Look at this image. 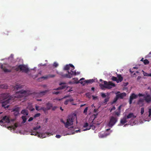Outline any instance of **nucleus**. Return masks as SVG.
Segmentation results:
<instances>
[{
	"label": "nucleus",
	"instance_id": "obj_1",
	"mask_svg": "<svg viewBox=\"0 0 151 151\" xmlns=\"http://www.w3.org/2000/svg\"><path fill=\"white\" fill-rule=\"evenodd\" d=\"M30 91L29 90H21L19 91L16 92V96L12 95L10 96L9 93H4L2 95L4 101L2 102V106L5 109L8 108L9 105L7 104L9 103H11V102L14 101L16 100L15 98H21L24 96H26L29 94Z\"/></svg>",
	"mask_w": 151,
	"mask_h": 151
},
{
	"label": "nucleus",
	"instance_id": "obj_2",
	"mask_svg": "<svg viewBox=\"0 0 151 151\" xmlns=\"http://www.w3.org/2000/svg\"><path fill=\"white\" fill-rule=\"evenodd\" d=\"M74 66L72 64H69L66 65L64 68L65 70H68V74H66L64 75V77L66 78H70L73 76L76 75V71L74 70Z\"/></svg>",
	"mask_w": 151,
	"mask_h": 151
},
{
	"label": "nucleus",
	"instance_id": "obj_3",
	"mask_svg": "<svg viewBox=\"0 0 151 151\" xmlns=\"http://www.w3.org/2000/svg\"><path fill=\"white\" fill-rule=\"evenodd\" d=\"M75 119L76 120V123H77V117L76 114L74 115H71L68 116L66 122H65L63 120H61V122L64 124L66 128H68L69 126L73 124V122Z\"/></svg>",
	"mask_w": 151,
	"mask_h": 151
},
{
	"label": "nucleus",
	"instance_id": "obj_4",
	"mask_svg": "<svg viewBox=\"0 0 151 151\" xmlns=\"http://www.w3.org/2000/svg\"><path fill=\"white\" fill-rule=\"evenodd\" d=\"M103 82L104 85L101 83L99 84V86L102 89H104V88L110 89L112 88V87H115V84L111 81L107 82L106 81H104Z\"/></svg>",
	"mask_w": 151,
	"mask_h": 151
},
{
	"label": "nucleus",
	"instance_id": "obj_5",
	"mask_svg": "<svg viewBox=\"0 0 151 151\" xmlns=\"http://www.w3.org/2000/svg\"><path fill=\"white\" fill-rule=\"evenodd\" d=\"M118 118L117 117L113 116H111L109 118V121L108 123V126L111 128L117 122Z\"/></svg>",
	"mask_w": 151,
	"mask_h": 151
},
{
	"label": "nucleus",
	"instance_id": "obj_6",
	"mask_svg": "<svg viewBox=\"0 0 151 151\" xmlns=\"http://www.w3.org/2000/svg\"><path fill=\"white\" fill-rule=\"evenodd\" d=\"M14 69L17 71L20 70V71H22L26 73H27L29 70L27 67L24 65H20L14 68Z\"/></svg>",
	"mask_w": 151,
	"mask_h": 151
},
{
	"label": "nucleus",
	"instance_id": "obj_7",
	"mask_svg": "<svg viewBox=\"0 0 151 151\" xmlns=\"http://www.w3.org/2000/svg\"><path fill=\"white\" fill-rule=\"evenodd\" d=\"M10 122L9 119L6 116H5L3 117V119L0 121V124L1 126H5L6 125L5 124L6 123H9Z\"/></svg>",
	"mask_w": 151,
	"mask_h": 151
},
{
	"label": "nucleus",
	"instance_id": "obj_8",
	"mask_svg": "<svg viewBox=\"0 0 151 151\" xmlns=\"http://www.w3.org/2000/svg\"><path fill=\"white\" fill-rule=\"evenodd\" d=\"M55 76V75L49 74L45 76H42L41 77L38 79V80L39 81H42V79L44 80L49 78H53Z\"/></svg>",
	"mask_w": 151,
	"mask_h": 151
},
{
	"label": "nucleus",
	"instance_id": "obj_9",
	"mask_svg": "<svg viewBox=\"0 0 151 151\" xmlns=\"http://www.w3.org/2000/svg\"><path fill=\"white\" fill-rule=\"evenodd\" d=\"M137 95H136L134 93H132L130 96L129 101V104H132V100L136 99L137 97Z\"/></svg>",
	"mask_w": 151,
	"mask_h": 151
},
{
	"label": "nucleus",
	"instance_id": "obj_10",
	"mask_svg": "<svg viewBox=\"0 0 151 151\" xmlns=\"http://www.w3.org/2000/svg\"><path fill=\"white\" fill-rule=\"evenodd\" d=\"M95 81V80L93 79L87 80H85L84 81H81L80 83L84 86L86 83H92Z\"/></svg>",
	"mask_w": 151,
	"mask_h": 151
},
{
	"label": "nucleus",
	"instance_id": "obj_11",
	"mask_svg": "<svg viewBox=\"0 0 151 151\" xmlns=\"http://www.w3.org/2000/svg\"><path fill=\"white\" fill-rule=\"evenodd\" d=\"M144 99V100L147 103H149L151 102V96L148 93L146 94L145 96Z\"/></svg>",
	"mask_w": 151,
	"mask_h": 151
},
{
	"label": "nucleus",
	"instance_id": "obj_12",
	"mask_svg": "<svg viewBox=\"0 0 151 151\" xmlns=\"http://www.w3.org/2000/svg\"><path fill=\"white\" fill-rule=\"evenodd\" d=\"M65 83H59V85L60 86H61L59 87L56 88L54 89L55 90H62L65 88L66 86H65L64 84H65Z\"/></svg>",
	"mask_w": 151,
	"mask_h": 151
},
{
	"label": "nucleus",
	"instance_id": "obj_13",
	"mask_svg": "<svg viewBox=\"0 0 151 151\" xmlns=\"http://www.w3.org/2000/svg\"><path fill=\"white\" fill-rule=\"evenodd\" d=\"M118 99H122L124 97H125L126 96V93L125 92H123L119 94H118L116 95Z\"/></svg>",
	"mask_w": 151,
	"mask_h": 151
},
{
	"label": "nucleus",
	"instance_id": "obj_14",
	"mask_svg": "<svg viewBox=\"0 0 151 151\" xmlns=\"http://www.w3.org/2000/svg\"><path fill=\"white\" fill-rule=\"evenodd\" d=\"M73 81H70L68 82V83L69 84H78L79 83H80V82L79 81H78V79L77 78H74L73 79Z\"/></svg>",
	"mask_w": 151,
	"mask_h": 151
},
{
	"label": "nucleus",
	"instance_id": "obj_15",
	"mask_svg": "<svg viewBox=\"0 0 151 151\" xmlns=\"http://www.w3.org/2000/svg\"><path fill=\"white\" fill-rule=\"evenodd\" d=\"M144 100L140 98L137 101V104L140 106H142L144 105Z\"/></svg>",
	"mask_w": 151,
	"mask_h": 151
},
{
	"label": "nucleus",
	"instance_id": "obj_16",
	"mask_svg": "<svg viewBox=\"0 0 151 151\" xmlns=\"http://www.w3.org/2000/svg\"><path fill=\"white\" fill-rule=\"evenodd\" d=\"M46 109L47 110H49L52 107L53 105L51 103L48 102L46 103Z\"/></svg>",
	"mask_w": 151,
	"mask_h": 151
},
{
	"label": "nucleus",
	"instance_id": "obj_17",
	"mask_svg": "<svg viewBox=\"0 0 151 151\" xmlns=\"http://www.w3.org/2000/svg\"><path fill=\"white\" fill-rule=\"evenodd\" d=\"M22 88V86L20 84H16L14 87V90H18Z\"/></svg>",
	"mask_w": 151,
	"mask_h": 151
},
{
	"label": "nucleus",
	"instance_id": "obj_18",
	"mask_svg": "<svg viewBox=\"0 0 151 151\" xmlns=\"http://www.w3.org/2000/svg\"><path fill=\"white\" fill-rule=\"evenodd\" d=\"M126 117L127 119H129L132 118L133 119H134L135 118H136V116L134 115L133 113H131L129 114Z\"/></svg>",
	"mask_w": 151,
	"mask_h": 151
},
{
	"label": "nucleus",
	"instance_id": "obj_19",
	"mask_svg": "<svg viewBox=\"0 0 151 151\" xmlns=\"http://www.w3.org/2000/svg\"><path fill=\"white\" fill-rule=\"evenodd\" d=\"M127 119L126 116H124L122 119H121L120 123L122 124H124L127 122Z\"/></svg>",
	"mask_w": 151,
	"mask_h": 151
},
{
	"label": "nucleus",
	"instance_id": "obj_20",
	"mask_svg": "<svg viewBox=\"0 0 151 151\" xmlns=\"http://www.w3.org/2000/svg\"><path fill=\"white\" fill-rule=\"evenodd\" d=\"M95 128V127L94 125H93L92 124H90L89 126L88 127H87L86 129H84V131L88 130L90 129H92L94 130Z\"/></svg>",
	"mask_w": 151,
	"mask_h": 151
},
{
	"label": "nucleus",
	"instance_id": "obj_21",
	"mask_svg": "<svg viewBox=\"0 0 151 151\" xmlns=\"http://www.w3.org/2000/svg\"><path fill=\"white\" fill-rule=\"evenodd\" d=\"M117 77L118 78V79H117V80L119 82H121L123 80V77L120 74H117Z\"/></svg>",
	"mask_w": 151,
	"mask_h": 151
},
{
	"label": "nucleus",
	"instance_id": "obj_22",
	"mask_svg": "<svg viewBox=\"0 0 151 151\" xmlns=\"http://www.w3.org/2000/svg\"><path fill=\"white\" fill-rule=\"evenodd\" d=\"M38 134H39V132H37L36 131L32 130L30 134L31 135H34L35 136L37 135L38 136Z\"/></svg>",
	"mask_w": 151,
	"mask_h": 151
},
{
	"label": "nucleus",
	"instance_id": "obj_23",
	"mask_svg": "<svg viewBox=\"0 0 151 151\" xmlns=\"http://www.w3.org/2000/svg\"><path fill=\"white\" fill-rule=\"evenodd\" d=\"M8 86L6 84H2L0 85V88L6 89L8 88Z\"/></svg>",
	"mask_w": 151,
	"mask_h": 151
},
{
	"label": "nucleus",
	"instance_id": "obj_24",
	"mask_svg": "<svg viewBox=\"0 0 151 151\" xmlns=\"http://www.w3.org/2000/svg\"><path fill=\"white\" fill-rule=\"evenodd\" d=\"M21 114H23L24 115H27L28 113L27 110L25 109L22 110L21 111Z\"/></svg>",
	"mask_w": 151,
	"mask_h": 151
},
{
	"label": "nucleus",
	"instance_id": "obj_25",
	"mask_svg": "<svg viewBox=\"0 0 151 151\" xmlns=\"http://www.w3.org/2000/svg\"><path fill=\"white\" fill-rule=\"evenodd\" d=\"M38 137L40 138H43L46 137L45 135V134L43 133H39L38 134Z\"/></svg>",
	"mask_w": 151,
	"mask_h": 151
},
{
	"label": "nucleus",
	"instance_id": "obj_26",
	"mask_svg": "<svg viewBox=\"0 0 151 151\" xmlns=\"http://www.w3.org/2000/svg\"><path fill=\"white\" fill-rule=\"evenodd\" d=\"M1 68L3 69V70L5 72H11V70H9L6 68H3L2 65L1 66Z\"/></svg>",
	"mask_w": 151,
	"mask_h": 151
},
{
	"label": "nucleus",
	"instance_id": "obj_27",
	"mask_svg": "<svg viewBox=\"0 0 151 151\" xmlns=\"http://www.w3.org/2000/svg\"><path fill=\"white\" fill-rule=\"evenodd\" d=\"M111 80L113 81H116L117 83H119V81L118 80H117V78L116 77L113 76L112 77Z\"/></svg>",
	"mask_w": 151,
	"mask_h": 151
},
{
	"label": "nucleus",
	"instance_id": "obj_28",
	"mask_svg": "<svg viewBox=\"0 0 151 151\" xmlns=\"http://www.w3.org/2000/svg\"><path fill=\"white\" fill-rule=\"evenodd\" d=\"M49 91L48 90H45L44 91H41L40 92L39 94L41 95H44L45 93Z\"/></svg>",
	"mask_w": 151,
	"mask_h": 151
},
{
	"label": "nucleus",
	"instance_id": "obj_29",
	"mask_svg": "<svg viewBox=\"0 0 151 151\" xmlns=\"http://www.w3.org/2000/svg\"><path fill=\"white\" fill-rule=\"evenodd\" d=\"M19 107H17L14 109H13V111L14 112H19Z\"/></svg>",
	"mask_w": 151,
	"mask_h": 151
},
{
	"label": "nucleus",
	"instance_id": "obj_30",
	"mask_svg": "<svg viewBox=\"0 0 151 151\" xmlns=\"http://www.w3.org/2000/svg\"><path fill=\"white\" fill-rule=\"evenodd\" d=\"M22 118L23 120V122L25 123L27 119L26 116H22Z\"/></svg>",
	"mask_w": 151,
	"mask_h": 151
},
{
	"label": "nucleus",
	"instance_id": "obj_31",
	"mask_svg": "<svg viewBox=\"0 0 151 151\" xmlns=\"http://www.w3.org/2000/svg\"><path fill=\"white\" fill-rule=\"evenodd\" d=\"M99 137L101 138H102L105 137V135L103 134L101 132L99 133Z\"/></svg>",
	"mask_w": 151,
	"mask_h": 151
},
{
	"label": "nucleus",
	"instance_id": "obj_32",
	"mask_svg": "<svg viewBox=\"0 0 151 151\" xmlns=\"http://www.w3.org/2000/svg\"><path fill=\"white\" fill-rule=\"evenodd\" d=\"M120 112L119 111H115L114 112V113L115 115L117 116H119L120 114Z\"/></svg>",
	"mask_w": 151,
	"mask_h": 151
},
{
	"label": "nucleus",
	"instance_id": "obj_33",
	"mask_svg": "<svg viewBox=\"0 0 151 151\" xmlns=\"http://www.w3.org/2000/svg\"><path fill=\"white\" fill-rule=\"evenodd\" d=\"M143 63L145 65H147L149 63V61L147 59H145L143 61Z\"/></svg>",
	"mask_w": 151,
	"mask_h": 151
},
{
	"label": "nucleus",
	"instance_id": "obj_34",
	"mask_svg": "<svg viewBox=\"0 0 151 151\" xmlns=\"http://www.w3.org/2000/svg\"><path fill=\"white\" fill-rule=\"evenodd\" d=\"M118 99H119L117 97V96H116V97L114 99L112 104H113L115 103Z\"/></svg>",
	"mask_w": 151,
	"mask_h": 151
},
{
	"label": "nucleus",
	"instance_id": "obj_35",
	"mask_svg": "<svg viewBox=\"0 0 151 151\" xmlns=\"http://www.w3.org/2000/svg\"><path fill=\"white\" fill-rule=\"evenodd\" d=\"M40 110H42L44 112H45L46 111H47V109H46V108H45V107H40Z\"/></svg>",
	"mask_w": 151,
	"mask_h": 151
},
{
	"label": "nucleus",
	"instance_id": "obj_36",
	"mask_svg": "<svg viewBox=\"0 0 151 151\" xmlns=\"http://www.w3.org/2000/svg\"><path fill=\"white\" fill-rule=\"evenodd\" d=\"M41 128V126H36L35 127H34L33 128V130H35L37 129H39L40 128Z\"/></svg>",
	"mask_w": 151,
	"mask_h": 151
},
{
	"label": "nucleus",
	"instance_id": "obj_37",
	"mask_svg": "<svg viewBox=\"0 0 151 151\" xmlns=\"http://www.w3.org/2000/svg\"><path fill=\"white\" fill-rule=\"evenodd\" d=\"M109 98H106L104 100V104H106L107 102L109 101Z\"/></svg>",
	"mask_w": 151,
	"mask_h": 151
},
{
	"label": "nucleus",
	"instance_id": "obj_38",
	"mask_svg": "<svg viewBox=\"0 0 151 151\" xmlns=\"http://www.w3.org/2000/svg\"><path fill=\"white\" fill-rule=\"evenodd\" d=\"M88 109V107H86L84 109V110L83 111V113L86 114H87Z\"/></svg>",
	"mask_w": 151,
	"mask_h": 151
},
{
	"label": "nucleus",
	"instance_id": "obj_39",
	"mask_svg": "<svg viewBox=\"0 0 151 151\" xmlns=\"http://www.w3.org/2000/svg\"><path fill=\"white\" fill-rule=\"evenodd\" d=\"M40 115V113H37L35 114L34 116V118H36L37 117H39Z\"/></svg>",
	"mask_w": 151,
	"mask_h": 151
},
{
	"label": "nucleus",
	"instance_id": "obj_40",
	"mask_svg": "<svg viewBox=\"0 0 151 151\" xmlns=\"http://www.w3.org/2000/svg\"><path fill=\"white\" fill-rule=\"evenodd\" d=\"M14 126L15 127H14L13 126H12L11 127H9L8 128H12L15 129V128H16L17 127V124H15Z\"/></svg>",
	"mask_w": 151,
	"mask_h": 151
},
{
	"label": "nucleus",
	"instance_id": "obj_41",
	"mask_svg": "<svg viewBox=\"0 0 151 151\" xmlns=\"http://www.w3.org/2000/svg\"><path fill=\"white\" fill-rule=\"evenodd\" d=\"M89 127V125H88V123H85L83 125V127L84 128L86 127H87H87Z\"/></svg>",
	"mask_w": 151,
	"mask_h": 151
},
{
	"label": "nucleus",
	"instance_id": "obj_42",
	"mask_svg": "<svg viewBox=\"0 0 151 151\" xmlns=\"http://www.w3.org/2000/svg\"><path fill=\"white\" fill-rule=\"evenodd\" d=\"M144 112V108H142L141 109V114H143Z\"/></svg>",
	"mask_w": 151,
	"mask_h": 151
},
{
	"label": "nucleus",
	"instance_id": "obj_43",
	"mask_svg": "<svg viewBox=\"0 0 151 151\" xmlns=\"http://www.w3.org/2000/svg\"><path fill=\"white\" fill-rule=\"evenodd\" d=\"M59 74L63 78H66V77H64V75H65V74H63L62 72H60L59 73Z\"/></svg>",
	"mask_w": 151,
	"mask_h": 151
},
{
	"label": "nucleus",
	"instance_id": "obj_44",
	"mask_svg": "<svg viewBox=\"0 0 151 151\" xmlns=\"http://www.w3.org/2000/svg\"><path fill=\"white\" fill-rule=\"evenodd\" d=\"M53 65L55 67H57L58 66V64L56 62H55L53 64Z\"/></svg>",
	"mask_w": 151,
	"mask_h": 151
},
{
	"label": "nucleus",
	"instance_id": "obj_45",
	"mask_svg": "<svg viewBox=\"0 0 151 151\" xmlns=\"http://www.w3.org/2000/svg\"><path fill=\"white\" fill-rule=\"evenodd\" d=\"M145 94H142V93H139L138 95H137L138 96H139V97H141V96H143L144 97V96H145Z\"/></svg>",
	"mask_w": 151,
	"mask_h": 151
},
{
	"label": "nucleus",
	"instance_id": "obj_46",
	"mask_svg": "<svg viewBox=\"0 0 151 151\" xmlns=\"http://www.w3.org/2000/svg\"><path fill=\"white\" fill-rule=\"evenodd\" d=\"M116 109V108L114 106H113L112 108L111 109L110 111V112H111L113 110H114Z\"/></svg>",
	"mask_w": 151,
	"mask_h": 151
},
{
	"label": "nucleus",
	"instance_id": "obj_47",
	"mask_svg": "<svg viewBox=\"0 0 151 151\" xmlns=\"http://www.w3.org/2000/svg\"><path fill=\"white\" fill-rule=\"evenodd\" d=\"M69 101L68 99H67L64 102V104L65 105H67L68 104Z\"/></svg>",
	"mask_w": 151,
	"mask_h": 151
},
{
	"label": "nucleus",
	"instance_id": "obj_48",
	"mask_svg": "<svg viewBox=\"0 0 151 151\" xmlns=\"http://www.w3.org/2000/svg\"><path fill=\"white\" fill-rule=\"evenodd\" d=\"M101 96L102 97L104 98L106 97V95L105 94L103 93H101Z\"/></svg>",
	"mask_w": 151,
	"mask_h": 151
},
{
	"label": "nucleus",
	"instance_id": "obj_49",
	"mask_svg": "<svg viewBox=\"0 0 151 151\" xmlns=\"http://www.w3.org/2000/svg\"><path fill=\"white\" fill-rule=\"evenodd\" d=\"M149 114L148 116L150 117L151 115V109H149Z\"/></svg>",
	"mask_w": 151,
	"mask_h": 151
},
{
	"label": "nucleus",
	"instance_id": "obj_50",
	"mask_svg": "<svg viewBox=\"0 0 151 151\" xmlns=\"http://www.w3.org/2000/svg\"><path fill=\"white\" fill-rule=\"evenodd\" d=\"M57 108V107L56 106H54L52 107V110L53 111H55Z\"/></svg>",
	"mask_w": 151,
	"mask_h": 151
},
{
	"label": "nucleus",
	"instance_id": "obj_51",
	"mask_svg": "<svg viewBox=\"0 0 151 151\" xmlns=\"http://www.w3.org/2000/svg\"><path fill=\"white\" fill-rule=\"evenodd\" d=\"M19 112H14V115L15 116H17L18 114H19Z\"/></svg>",
	"mask_w": 151,
	"mask_h": 151
},
{
	"label": "nucleus",
	"instance_id": "obj_52",
	"mask_svg": "<svg viewBox=\"0 0 151 151\" xmlns=\"http://www.w3.org/2000/svg\"><path fill=\"white\" fill-rule=\"evenodd\" d=\"M68 100L69 102H70L73 101L74 100L72 98H71L70 99H68Z\"/></svg>",
	"mask_w": 151,
	"mask_h": 151
},
{
	"label": "nucleus",
	"instance_id": "obj_53",
	"mask_svg": "<svg viewBox=\"0 0 151 151\" xmlns=\"http://www.w3.org/2000/svg\"><path fill=\"white\" fill-rule=\"evenodd\" d=\"M39 106H35V109L37 111H39V110H40V109H39Z\"/></svg>",
	"mask_w": 151,
	"mask_h": 151
},
{
	"label": "nucleus",
	"instance_id": "obj_54",
	"mask_svg": "<svg viewBox=\"0 0 151 151\" xmlns=\"http://www.w3.org/2000/svg\"><path fill=\"white\" fill-rule=\"evenodd\" d=\"M33 118L32 117H31L29 119L28 121L29 122H30L32 121L33 120Z\"/></svg>",
	"mask_w": 151,
	"mask_h": 151
},
{
	"label": "nucleus",
	"instance_id": "obj_55",
	"mask_svg": "<svg viewBox=\"0 0 151 151\" xmlns=\"http://www.w3.org/2000/svg\"><path fill=\"white\" fill-rule=\"evenodd\" d=\"M59 93V92H58V91H57V92H52V93L53 94H55L56 95H58V94Z\"/></svg>",
	"mask_w": 151,
	"mask_h": 151
},
{
	"label": "nucleus",
	"instance_id": "obj_56",
	"mask_svg": "<svg viewBox=\"0 0 151 151\" xmlns=\"http://www.w3.org/2000/svg\"><path fill=\"white\" fill-rule=\"evenodd\" d=\"M121 106H122L121 105H120V106L118 108V110L119 111L121 112Z\"/></svg>",
	"mask_w": 151,
	"mask_h": 151
},
{
	"label": "nucleus",
	"instance_id": "obj_57",
	"mask_svg": "<svg viewBox=\"0 0 151 151\" xmlns=\"http://www.w3.org/2000/svg\"><path fill=\"white\" fill-rule=\"evenodd\" d=\"M61 136L60 135H56L55 137L57 138H59L61 137Z\"/></svg>",
	"mask_w": 151,
	"mask_h": 151
},
{
	"label": "nucleus",
	"instance_id": "obj_58",
	"mask_svg": "<svg viewBox=\"0 0 151 151\" xmlns=\"http://www.w3.org/2000/svg\"><path fill=\"white\" fill-rule=\"evenodd\" d=\"M144 76H148L149 73H143Z\"/></svg>",
	"mask_w": 151,
	"mask_h": 151
},
{
	"label": "nucleus",
	"instance_id": "obj_59",
	"mask_svg": "<svg viewBox=\"0 0 151 151\" xmlns=\"http://www.w3.org/2000/svg\"><path fill=\"white\" fill-rule=\"evenodd\" d=\"M70 97V95L65 96L63 98L64 99H65V98H67L69 97Z\"/></svg>",
	"mask_w": 151,
	"mask_h": 151
},
{
	"label": "nucleus",
	"instance_id": "obj_60",
	"mask_svg": "<svg viewBox=\"0 0 151 151\" xmlns=\"http://www.w3.org/2000/svg\"><path fill=\"white\" fill-rule=\"evenodd\" d=\"M93 99V100H95L97 98V96H92Z\"/></svg>",
	"mask_w": 151,
	"mask_h": 151
},
{
	"label": "nucleus",
	"instance_id": "obj_61",
	"mask_svg": "<svg viewBox=\"0 0 151 151\" xmlns=\"http://www.w3.org/2000/svg\"><path fill=\"white\" fill-rule=\"evenodd\" d=\"M141 78V76H138L137 78V81H138Z\"/></svg>",
	"mask_w": 151,
	"mask_h": 151
},
{
	"label": "nucleus",
	"instance_id": "obj_62",
	"mask_svg": "<svg viewBox=\"0 0 151 151\" xmlns=\"http://www.w3.org/2000/svg\"><path fill=\"white\" fill-rule=\"evenodd\" d=\"M85 79V78H81L80 80H79V81L80 82H81V81H81L82 80H84Z\"/></svg>",
	"mask_w": 151,
	"mask_h": 151
},
{
	"label": "nucleus",
	"instance_id": "obj_63",
	"mask_svg": "<svg viewBox=\"0 0 151 151\" xmlns=\"http://www.w3.org/2000/svg\"><path fill=\"white\" fill-rule=\"evenodd\" d=\"M61 99H58V98H56V99H54V100H58V101H61Z\"/></svg>",
	"mask_w": 151,
	"mask_h": 151
},
{
	"label": "nucleus",
	"instance_id": "obj_64",
	"mask_svg": "<svg viewBox=\"0 0 151 151\" xmlns=\"http://www.w3.org/2000/svg\"><path fill=\"white\" fill-rule=\"evenodd\" d=\"M86 105V104H82L81 105L80 107H82L83 106H85Z\"/></svg>",
	"mask_w": 151,
	"mask_h": 151
}]
</instances>
